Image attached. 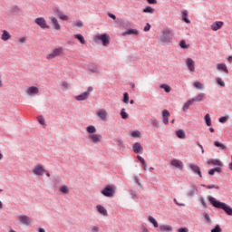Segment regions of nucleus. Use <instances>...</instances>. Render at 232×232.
<instances>
[{
	"mask_svg": "<svg viewBox=\"0 0 232 232\" xmlns=\"http://www.w3.org/2000/svg\"><path fill=\"white\" fill-rule=\"evenodd\" d=\"M12 39V34L6 30L2 31L1 40L2 41H10Z\"/></svg>",
	"mask_w": 232,
	"mask_h": 232,
	"instance_id": "18",
	"label": "nucleus"
},
{
	"mask_svg": "<svg viewBox=\"0 0 232 232\" xmlns=\"http://www.w3.org/2000/svg\"><path fill=\"white\" fill-rule=\"evenodd\" d=\"M108 15L111 17V19H113V20L117 19V17L113 14L109 13Z\"/></svg>",
	"mask_w": 232,
	"mask_h": 232,
	"instance_id": "63",
	"label": "nucleus"
},
{
	"mask_svg": "<svg viewBox=\"0 0 232 232\" xmlns=\"http://www.w3.org/2000/svg\"><path fill=\"white\" fill-rule=\"evenodd\" d=\"M144 14H153L155 12V9H153L151 6H147L143 9Z\"/></svg>",
	"mask_w": 232,
	"mask_h": 232,
	"instance_id": "41",
	"label": "nucleus"
},
{
	"mask_svg": "<svg viewBox=\"0 0 232 232\" xmlns=\"http://www.w3.org/2000/svg\"><path fill=\"white\" fill-rule=\"evenodd\" d=\"M142 145H140V143L136 142L133 145V151L134 153H140V151H142Z\"/></svg>",
	"mask_w": 232,
	"mask_h": 232,
	"instance_id": "24",
	"label": "nucleus"
},
{
	"mask_svg": "<svg viewBox=\"0 0 232 232\" xmlns=\"http://www.w3.org/2000/svg\"><path fill=\"white\" fill-rule=\"evenodd\" d=\"M87 133H91L92 135H94L97 132V129L95 128V126H88L87 129Z\"/></svg>",
	"mask_w": 232,
	"mask_h": 232,
	"instance_id": "30",
	"label": "nucleus"
},
{
	"mask_svg": "<svg viewBox=\"0 0 232 232\" xmlns=\"http://www.w3.org/2000/svg\"><path fill=\"white\" fill-rule=\"evenodd\" d=\"M188 168L191 169V171H193V173H196V175H198L199 178H202V171H200V167H198V165L190 163Z\"/></svg>",
	"mask_w": 232,
	"mask_h": 232,
	"instance_id": "12",
	"label": "nucleus"
},
{
	"mask_svg": "<svg viewBox=\"0 0 232 232\" xmlns=\"http://www.w3.org/2000/svg\"><path fill=\"white\" fill-rule=\"evenodd\" d=\"M187 67L188 68L189 72H195V61H193L191 58H188Z\"/></svg>",
	"mask_w": 232,
	"mask_h": 232,
	"instance_id": "17",
	"label": "nucleus"
},
{
	"mask_svg": "<svg viewBox=\"0 0 232 232\" xmlns=\"http://www.w3.org/2000/svg\"><path fill=\"white\" fill-rule=\"evenodd\" d=\"M194 88H197L198 90H203L204 85L200 82H195L193 83Z\"/></svg>",
	"mask_w": 232,
	"mask_h": 232,
	"instance_id": "38",
	"label": "nucleus"
},
{
	"mask_svg": "<svg viewBox=\"0 0 232 232\" xmlns=\"http://www.w3.org/2000/svg\"><path fill=\"white\" fill-rule=\"evenodd\" d=\"M162 117H163V122L165 124H169V111L168 110H163L162 111Z\"/></svg>",
	"mask_w": 232,
	"mask_h": 232,
	"instance_id": "20",
	"label": "nucleus"
},
{
	"mask_svg": "<svg viewBox=\"0 0 232 232\" xmlns=\"http://www.w3.org/2000/svg\"><path fill=\"white\" fill-rule=\"evenodd\" d=\"M33 173L34 175H37V177H41L44 175V173H46V170L44 169V168H43L42 165H36L33 169Z\"/></svg>",
	"mask_w": 232,
	"mask_h": 232,
	"instance_id": "9",
	"label": "nucleus"
},
{
	"mask_svg": "<svg viewBox=\"0 0 232 232\" xmlns=\"http://www.w3.org/2000/svg\"><path fill=\"white\" fill-rule=\"evenodd\" d=\"M62 88H64L65 90H68V88H70V83H68V82H62Z\"/></svg>",
	"mask_w": 232,
	"mask_h": 232,
	"instance_id": "52",
	"label": "nucleus"
},
{
	"mask_svg": "<svg viewBox=\"0 0 232 232\" xmlns=\"http://www.w3.org/2000/svg\"><path fill=\"white\" fill-rule=\"evenodd\" d=\"M149 5H157V0H147Z\"/></svg>",
	"mask_w": 232,
	"mask_h": 232,
	"instance_id": "60",
	"label": "nucleus"
},
{
	"mask_svg": "<svg viewBox=\"0 0 232 232\" xmlns=\"http://www.w3.org/2000/svg\"><path fill=\"white\" fill-rule=\"evenodd\" d=\"M18 220L24 226H30L31 224L30 218H28V216H18Z\"/></svg>",
	"mask_w": 232,
	"mask_h": 232,
	"instance_id": "14",
	"label": "nucleus"
},
{
	"mask_svg": "<svg viewBox=\"0 0 232 232\" xmlns=\"http://www.w3.org/2000/svg\"><path fill=\"white\" fill-rule=\"evenodd\" d=\"M25 93H27L29 97H34V95H37V93H39V87H35V86L28 87L25 90Z\"/></svg>",
	"mask_w": 232,
	"mask_h": 232,
	"instance_id": "8",
	"label": "nucleus"
},
{
	"mask_svg": "<svg viewBox=\"0 0 232 232\" xmlns=\"http://www.w3.org/2000/svg\"><path fill=\"white\" fill-rule=\"evenodd\" d=\"M211 232H222L220 225H216L215 227L211 230Z\"/></svg>",
	"mask_w": 232,
	"mask_h": 232,
	"instance_id": "47",
	"label": "nucleus"
},
{
	"mask_svg": "<svg viewBox=\"0 0 232 232\" xmlns=\"http://www.w3.org/2000/svg\"><path fill=\"white\" fill-rule=\"evenodd\" d=\"M138 160L142 164L144 171H147L148 170V164L146 163V160H144L140 156H138Z\"/></svg>",
	"mask_w": 232,
	"mask_h": 232,
	"instance_id": "29",
	"label": "nucleus"
},
{
	"mask_svg": "<svg viewBox=\"0 0 232 232\" xmlns=\"http://www.w3.org/2000/svg\"><path fill=\"white\" fill-rule=\"evenodd\" d=\"M176 135L179 139H186V132L183 130H177Z\"/></svg>",
	"mask_w": 232,
	"mask_h": 232,
	"instance_id": "31",
	"label": "nucleus"
},
{
	"mask_svg": "<svg viewBox=\"0 0 232 232\" xmlns=\"http://www.w3.org/2000/svg\"><path fill=\"white\" fill-rule=\"evenodd\" d=\"M74 26H77L78 28H82V26H84V24H82V21L74 22Z\"/></svg>",
	"mask_w": 232,
	"mask_h": 232,
	"instance_id": "53",
	"label": "nucleus"
},
{
	"mask_svg": "<svg viewBox=\"0 0 232 232\" xmlns=\"http://www.w3.org/2000/svg\"><path fill=\"white\" fill-rule=\"evenodd\" d=\"M160 232H172L173 231V227L169 225H160Z\"/></svg>",
	"mask_w": 232,
	"mask_h": 232,
	"instance_id": "21",
	"label": "nucleus"
},
{
	"mask_svg": "<svg viewBox=\"0 0 232 232\" xmlns=\"http://www.w3.org/2000/svg\"><path fill=\"white\" fill-rule=\"evenodd\" d=\"M121 119H128V117H130L127 112H126V110L125 109H122L121 111Z\"/></svg>",
	"mask_w": 232,
	"mask_h": 232,
	"instance_id": "45",
	"label": "nucleus"
},
{
	"mask_svg": "<svg viewBox=\"0 0 232 232\" xmlns=\"http://www.w3.org/2000/svg\"><path fill=\"white\" fill-rule=\"evenodd\" d=\"M218 86H221V88H224L226 86V82L222 80V78H217L216 79Z\"/></svg>",
	"mask_w": 232,
	"mask_h": 232,
	"instance_id": "42",
	"label": "nucleus"
},
{
	"mask_svg": "<svg viewBox=\"0 0 232 232\" xmlns=\"http://www.w3.org/2000/svg\"><path fill=\"white\" fill-rule=\"evenodd\" d=\"M179 46H180V48H183V49H188V44H186V41H184V40H182L179 43Z\"/></svg>",
	"mask_w": 232,
	"mask_h": 232,
	"instance_id": "49",
	"label": "nucleus"
},
{
	"mask_svg": "<svg viewBox=\"0 0 232 232\" xmlns=\"http://www.w3.org/2000/svg\"><path fill=\"white\" fill-rule=\"evenodd\" d=\"M50 19H51V24H53V29L56 31L61 30V24H59V21L57 20V18L52 16Z\"/></svg>",
	"mask_w": 232,
	"mask_h": 232,
	"instance_id": "15",
	"label": "nucleus"
},
{
	"mask_svg": "<svg viewBox=\"0 0 232 232\" xmlns=\"http://www.w3.org/2000/svg\"><path fill=\"white\" fill-rule=\"evenodd\" d=\"M63 53L64 48H54L49 54H47L46 59H48V61H52V59H55V57H61Z\"/></svg>",
	"mask_w": 232,
	"mask_h": 232,
	"instance_id": "4",
	"label": "nucleus"
},
{
	"mask_svg": "<svg viewBox=\"0 0 232 232\" xmlns=\"http://www.w3.org/2000/svg\"><path fill=\"white\" fill-rule=\"evenodd\" d=\"M150 29H151V25L150 24H146L143 30L144 32H150Z\"/></svg>",
	"mask_w": 232,
	"mask_h": 232,
	"instance_id": "55",
	"label": "nucleus"
},
{
	"mask_svg": "<svg viewBox=\"0 0 232 232\" xmlns=\"http://www.w3.org/2000/svg\"><path fill=\"white\" fill-rule=\"evenodd\" d=\"M204 99H206V94L204 93H199L198 94L196 97L192 98V102H200L202 101H204Z\"/></svg>",
	"mask_w": 232,
	"mask_h": 232,
	"instance_id": "23",
	"label": "nucleus"
},
{
	"mask_svg": "<svg viewBox=\"0 0 232 232\" xmlns=\"http://www.w3.org/2000/svg\"><path fill=\"white\" fill-rule=\"evenodd\" d=\"M205 122L207 126H211V116L209 114L205 115Z\"/></svg>",
	"mask_w": 232,
	"mask_h": 232,
	"instance_id": "40",
	"label": "nucleus"
},
{
	"mask_svg": "<svg viewBox=\"0 0 232 232\" xmlns=\"http://www.w3.org/2000/svg\"><path fill=\"white\" fill-rule=\"evenodd\" d=\"M174 202H175V204H177V206H180V207H184V206H185L184 203H179V202L177 201V198H174Z\"/></svg>",
	"mask_w": 232,
	"mask_h": 232,
	"instance_id": "61",
	"label": "nucleus"
},
{
	"mask_svg": "<svg viewBox=\"0 0 232 232\" xmlns=\"http://www.w3.org/2000/svg\"><path fill=\"white\" fill-rule=\"evenodd\" d=\"M93 92V87H88V91L76 96V101H86L90 97V93Z\"/></svg>",
	"mask_w": 232,
	"mask_h": 232,
	"instance_id": "7",
	"label": "nucleus"
},
{
	"mask_svg": "<svg viewBox=\"0 0 232 232\" xmlns=\"http://www.w3.org/2000/svg\"><path fill=\"white\" fill-rule=\"evenodd\" d=\"M96 115L101 119V121H108V111H106L105 109L98 110Z\"/></svg>",
	"mask_w": 232,
	"mask_h": 232,
	"instance_id": "11",
	"label": "nucleus"
},
{
	"mask_svg": "<svg viewBox=\"0 0 232 232\" xmlns=\"http://www.w3.org/2000/svg\"><path fill=\"white\" fill-rule=\"evenodd\" d=\"M94 42L102 43V46H108L110 44V35L107 34H96L94 36Z\"/></svg>",
	"mask_w": 232,
	"mask_h": 232,
	"instance_id": "3",
	"label": "nucleus"
},
{
	"mask_svg": "<svg viewBox=\"0 0 232 232\" xmlns=\"http://www.w3.org/2000/svg\"><path fill=\"white\" fill-rule=\"evenodd\" d=\"M38 122L42 125V126H46V124L44 123V118L43 116H38Z\"/></svg>",
	"mask_w": 232,
	"mask_h": 232,
	"instance_id": "48",
	"label": "nucleus"
},
{
	"mask_svg": "<svg viewBox=\"0 0 232 232\" xmlns=\"http://www.w3.org/2000/svg\"><path fill=\"white\" fill-rule=\"evenodd\" d=\"M160 88L165 90L166 93H169V92H171V87L166 83L161 84Z\"/></svg>",
	"mask_w": 232,
	"mask_h": 232,
	"instance_id": "36",
	"label": "nucleus"
},
{
	"mask_svg": "<svg viewBox=\"0 0 232 232\" xmlns=\"http://www.w3.org/2000/svg\"><path fill=\"white\" fill-rule=\"evenodd\" d=\"M203 217H204V220L207 222V224H211V218L209 217V214L205 213Z\"/></svg>",
	"mask_w": 232,
	"mask_h": 232,
	"instance_id": "43",
	"label": "nucleus"
},
{
	"mask_svg": "<svg viewBox=\"0 0 232 232\" xmlns=\"http://www.w3.org/2000/svg\"><path fill=\"white\" fill-rule=\"evenodd\" d=\"M227 117H221V118L219 119V122L224 123V122H227Z\"/></svg>",
	"mask_w": 232,
	"mask_h": 232,
	"instance_id": "59",
	"label": "nucleus"
},
{
	"mask_svg": "<svg viewBox=\"0 0 232 232\" xmlns=\"http://www.w3.org/2000/svg\"><path fill=\"white\" fill-rule=\"evenodd\" d=\"M123 102H125V104H128V102H130V95L128 94V92H124L123 94Z\"/></svg>",
	"mask_w": 232,
	"mask_h": 232,
	"instance_id": "44",
	"label": "nucleus"
},
{
	"mask_svg": "<svg viewBox=\"0 0 232 232\" xmlns=\"http://www.w3.org/2000/svg\"><path fill=\"white\" fill-rule=\"evenodd\" d=\"M131 137H140V131L134 130L130 133Z\"/></svg>",
	"mask_w": 232,
	"mask_h": 232,
	"instance_id": "50",
	"label": "nucleus"
},
{
	"mask_svg": "<svg viewBox=\"0 0 232 232\" xmlns=\"http://www.w3.org/2000/svg\"><path fill=\"white\" fill-rule=\"evenodd\" d=\"M192 104H195L193 100H188L184 105H183V111H188L189 110V106H192Z\"/></svg>",
	"mask_w": 232,
	"mask_h": 232,
	"instance_id": "26",
	"label": "nucleus"
},
{
	"mask_svg": "<svg viewBox=\"0 0 232 232\" xmlns=\"http://www.w3.org/2000/svg\"><path fill=\"white\" fill-rule=\"evenodd\" d=\"M88 139L89 140H91V142L98 144V142H101V140H102V136L101 134H90L88 136Z\"/></svg>",
	"mask_w": 232,
	"mask_h": 232,
	"instance_id": "10",
	"label": "nucleus"
},
{
	"mask_svg": "<svg viewBox=\"0 0 232 232\" xmlns=\"http://www.w3.org/2000/svg\"><path fill=\"white\" fill-rule=\"evenodd\" d=\"M74 37L80 41L81 44H86V40H84V36H82V34H75Z\"/></svg>",
	"mask_w": 232,
	"mask_h": 232,
	"instance_id": "33",
	"label": "nucleus"
},
{
	"mask_svg": "<svg viewBox=\"0 0 232 232\" xmlns=\"http://www.w3.org/2000/svg\"><path fill=\"white\" fill-rule=\"evenodd\" d=\"M57 16L59 17V19H61L62 21H68V15L66 14H58Z\"/></svg>",
	"mask_w": 232,
	"mask_h": 232,
	"instance_id": "46",
	"label": "nucleus"
},
{
	"mask_svg": "<svg viewBox=\"0 0 232 232\" xmlns=\"http://www.w3.org/2000/svg\"><path fill=\"white\" fill-rule=\"evenodd\" d=\"M122 35H139V31L135 29H130L127 32L122 33Z\"/></svg>",
	"mask_w": 232,
	"mask_h": 232,
	"instance_id": "25",
	"label": "nucleus"
},
{
	"mask_svg": "<svg viewBox=\"0 0 232 232\" xmlns=\"http://www.w3.org/2000/svg\"><path fill=\"white\" fill-rule=\"evenodd\" d=\"M178 232H189V229H188L187 227H180L178 229Z\"/></svg>",
	"mask_w": 232,
	"mask_h": 232,
	"instance_id": "56",
	"label": "nucleus"
},
{
	"mask_svg": "<svg viewBox=\"0 0 232 232\" xmlns=\"http://www.w3.org/2000/svg\"><path fill=\"white\" fill-rule=\"evenodd\" d=\"M96 209L98 213H100V215H102L103 217H108V210H106V208L102 205L96 206Z\"/></svg>",
	"mask_w": 232,
	"mask_h": 232,
	"instance_id": "19",
	"label": "nucleus"
},
{
	"mask_svg": "<svg viewBox=\"0 0 232 232\" xmlns=\"http://www.w3.org/2000/svg\"><path fill=\"white\" fill-rule=\"evenodd\" d=\"M220 171H222V169H220L219 167H217L215 169H212L208 171V175H215V173H220Z\"/></svg>",
	"mask_w": 232,
	"mask_h": 232,
	"instance_id": "37",
	"label": "nucleus"
},
{
	"mask_svg": "<svg viewBox=\"0 0 232 232\" xmlns=\"http://www.w3.org/2000/svg\"><path fill=\"white\" fill-rule=\"evenodd\" d=\"M153 126H159V121L153 120L152 121Z\"/></svg>",
	"mask_w": 232,
	"mask_h": 232,
	"instance_id": "64",
	"label": "nucleus"
},
{
	"mask_svg": "<svg viewBox=\"0 0 232 232\" xmlns=\"http://www.w3.org/2000/svg\"><path fill=\"white\" fill-rule=\"evenodd\" d=\"M200 202H201L202 206H204V208H208V204L206 203V199H204V198H202L200 199Z\"/></svg>",
	"mask_w": 232,
	"mask_h": 232,
	"instance_id": "57",
	"label": "nucleus"
},
{
	"mask_svg": "<svg viewBox=\"0 0 232 232\" xmlns=\"http://www.w3.org/2000/svg\"><path fill=\"white\" fill-rule=\"evenodd\" d=\"M118 144H119V146H121V148H124V141H123V140H118Z\"/></svg>",
	"mask_w": 232,
	"mask_h": 232,
	"instance_id": "62",
	"label": "nucleus"
},
{
	"mask_svg": "<svg viewBox=\"0 0 232 232\" xmlns=\"http://www.w3.org/2000/svg\"><path fill=\"white\" fill-rule=\"evenodd\" d=\"M160 43H171L173 41V35L171 29H164L160 37Z\"/></svg>",
	"mask_w": 232,
	"mask_h": 232,
	"instance_id": "2",
	"label": "nucleus"
},
{
	"mask_svg": "<svg viewBox=\"0 0 232 232\" xmlns=\"http://www.w3.org/2000/svg\"><path fill=\"white\" fill-rule=\"evenodd\" d=\"M99 227H96V226H92V232H99Z\"/></svg>",
	"mask_w": 232,
	"mask_h": 232,
	"instance_id": "58",
	"label": "nucleus"
},
{
	"mask_svg": "<svg viewBox=\"0 0 232 232\" xmlns=\"http://www.w3.org/2000/svg\"><path fill=\"white\" fill-rule=\"evenodd\" d=\"M102 195L103 197H108L109 198H111V197H114L115 195V188L108 185L102 190Z\"/></svg>",
	"mask_w": 232,
	"mask_h": 232,
	"instance_id": "5",
	"label": "nucleus"
},
{
	"mask_svg": "<svg viewBox=\"0 0 232 232\" xmlns=\"http://www.w3.org/2000/svg\"><path fill=\"white\" fill-rule=\"evenodd\" d=\"M148 219L149 222H150V224H152L154 227H159V223L157 222V219H155V218L150 216Z\"/></svg>",
	"mask_w": 232,
	"mask_h": 232,
	"instance_id": "32",
	"label": "nucleus"
},
{
	"mask_svg": "<svg viewBox=\"0 0 232 232\" xmlns=\"http://www.w3.org/2000/svg\"><path fill=\"white\" fill-rule=\"evenodd\" d=\"M214 146H216V148H220L221 150H227L226 145H224V143H220L218 141H215Z\"/></svg>",
	"mask_w": 232,
	"mask_h": 232,
	"instance_id": "39",
	"label": "nucleus"
},
{
	"mask_svg": "<svg viewBox=\"0 0 232 232\" xmlns=\"http://www.w3.org/2000/svg\"><path fill=\"white\" fill-rule=\"evenodd\" d=\"M60 191L63 194V195H68L70 193V189H68V186L66 185H63L60 188Z\"/></svg>",
	"mask_w": 232,
	"mask_h": 232,
	"instance_id": "34",
	"label": "nucleus"
},
{
	"mask_svg": "<svg viewBox=\"0 0 232 232\" xmlns=\"http://www.w3.org/2000/svg\"><path fill=\"white\" fill-rule=\"evenodd\" d=\"M222 26H224V22L222 21H218V22H215L213 23L211 25H210V28L213 32H217L218 30H220V28H222Z\"/></svg>",
	"mask_w": 232,
	"mask_h": 232,
	"instance_id": "13",
	"label": "nucleus"
},
{
	"mask_svg": "<svg viewBox=\"0 0 232 232\" xmlns=\"http://www.w3.org/2000/svg\"><path fill=\"white\" fill-rule=\"evenodd\" d=\"M35 24H37L38 26H40V28H42V30H48L50 28V25H48V24H46V19H44V17H38L34 20Z\"/></svg>",
	"mask_w": 232,
	"mask_h": 232,
	"instance_id": "6",
	"label": "nucleus"
},
{
	"mask_svg": "<svg viewBox=\"0 0 232 232\" xmlns=\"http://www.w3.org/2000/svg\"><path fill=\"white\" fill-rule=\"evenodd\" d=\"M207 188V189H218V187L215 186V185H207L205 186Z\"/></svg>",
	"mask_w": 232,
	"mask_h": 232,
	"instance_id": "54",
	"label": "nucleus"
},
{
	"mask_svg": "<svg viewBox=\"0 0 232 232\" xmlns=\"http://www.w3.org/2000/svg\"><path fill=\"white\" fill-rule=\"evenodd\" d=\"M208 202H210L214 208H218V209H223L227 215L232 217V208L227 206V204L220 202L211 196L208 197Z\"/></svg>",
	"mask_w": 232,
	"mask_h": 232,
	"instance_id": "1",
	"label": "nucleus"
},
{
	"mask_svg": "<svg viewBox=\"0 0 232 232\" xmlns=\"http://www.w3.org/2000/svg\"><path fill=\"white\" fill-rule=\"evenodd\" d=\"M171 166H173L174 168H177L178 169H182V168L184 167L182 161L179 160H172L170 161Z\"/></svg>",
	"mask_w": 232,
	"mask_h": 232,
	"instance_id": "16",
	"label": "nucleus"
},
{
	"mask_svg": "<svg viewBox=\"0 0 232 232\" xmlns=\"http://www.w3.org/2000/svg\"><path fill=\"white\" fill-rule=\"evenodd\" d=\"M182 21H184V23H187V24H191V21L188 17V11H183L182 12Z\"/></svg>",
	"mask_w": 232,
	"mask_h": 232,
	"instance_id": "27",
	"label": "nucleus"
},
{
	"mask_svg": "<svg viewBox=\"0 0 232 232\" xmlns=\"http://www.w3.org/2000/svg\"><path fill=\"white\" fill-rule=\"evenodd\" d=\"M18 43L19 44H24V43H26V37L23 36L18 38Z\"/></svg>",
	"mask_w": 232,
	"mask_h": 232,
	"instance_id": "51",
	"label": "nucleus"
},
{
	"mask_svg": "<svg viewBox=\"0 0 232 232\" xmlns=\"http://www.w3.org/2000/svg\"><path fill=\"white\" fill-rule=\"evenodd\" d=\"M217 68L218 72H224L225 73H229V71L227 70V65H226V63H218Z\"/></svg>",
	"mask_w": 232,
	"mask_h": 232,
	"instance_id": "22",
	"label": "nucleus"
},
{
	"mask_svg": "<svg viewBox=\"0 0 232 232\" xmlns=\"http://www.w3.org/2000/svg\"><path fill=\"white\" fill-rule=\"evenodd\" d=\"M197 191H198L197 187H192L190 190L188 191L187 195L188 197H193L195 193H197Z\"/></svg>",
	"mask_w": 232,
	"mask_h": 232,
	"instance_id": "35",
	"label": "nucleus"
},
{
	"mask_svg": "<svg viewBox=\"0 0 232 232\" xmlns=\"http://www.w3.org/2000/svg\"><path fill=\"white\" fill-rule=\"evenodd\" d=\"M208 164L213 165V166H222V161L218 160H209L208 161Z\"/></svg>",
	"mask_w": 232,
	"mask_h": 232,
	"instance_id": "28",
	"label": "nucleus"
}]
</instances>
